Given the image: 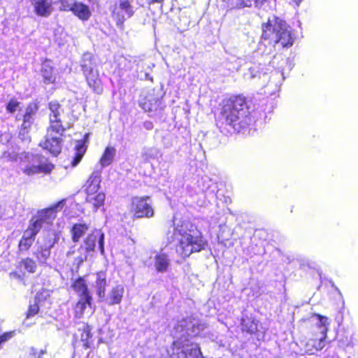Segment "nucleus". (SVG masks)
I'll return each instance as SVG.
<instances>
[{
  "label": "nucleus",
  "mask_w": 358,
  "mask_h": 358,
  "mask_svg": "<svg viewBox=\"0 0 358 358\" xmlns=\"http://www.w3.org/2000/svg\"><path fill=\"white\" fill-rule=\"evenodd\" d=\"M283 73L280 71H274L271 72L270 82L274 83L275 87L278 89L284 80Z\"/></svg>",
  "instance_id": "obj_34"
},
{
  "label": "nucleus",
  "mask_w": 358,
  "mask_h": 358,
  "mask_svg": "<svg viewBox=\"0 0 358 358\" xmlns=\"http://www.w3.org/2000/svg\"><path fill=\"white\" fill-rule=\"evenodd\" d=\"M124 292V287L117 285L113 287L108 293L107 301L110 306L119 304L121 303Z\"/></svg>",
  "instance_id": "obj_22"
},
{
  "label": "nucleus",
  "mask_w": 358,
  "mask_h": 358,
  "mask_svg": "<svg viewBox=\"0 0 358 358\" xmlns=\"http://www.w3.org/2000/svg\"><path fill=\"white\" fill-rule=\"evenodd\" d=\"M252 122L249 109L241 97L225 101L217 120L218 124L229 125L238 132L243 131Z\"/></svg>",
  "instance_id": "obj_3"
},
{
  "label": "nucleus",
  "mask_w": 358,
  "mask_h": 358,
  "mask_svg": "<svg viewBox=\"0 0 358 358\" xmlns=\"http://www.w3.org/2000/svg\"><path fill=\"white\" fill-rule=\"evenodd\" d=\"M241 324L243 330L250 334L255 333L257 329V323L254 320L249 318L243 319Z\"/></svg>",
  "instance_id": "obj_33"
},
{
  "label": "nucleus",
  "mask_w": 358,
  "mask_h": 358,
  "mask_svg": "<svg viewBox=\"0 0 358 358\" xmlns=\"http://www.w3.org/2000/svg\"><path fill=\"white\" fill-rule=\"evenodd\" d=\"M42 296L44 298L49 296L48 292L44 291L41 293H38L36 296V301H40ZM38 310H39V307H38V305L36 303V302H35V303L33 305H30L29 310H28V313H27V317H31V316L35 315L38 312Z\"/></svg>",
  "instance_id": "obj_31"
},
{
  "label": "nucleus",
  "mask_w": 358,
  "mask_h": 358,
  "mask_svg": "<svg viewBox=\"0 0 358 358\" xmlns=\"http://www.w3.org/2000/svg\"><path fill=\"white\" fill-rule=\"evenodd\" d=\"M73 252H72V251H69V252H67V256H70V255H73Z\"/></svg>",
  "instance_id": "obj_47"
},
{
  "label": "nucleus",
  "mask_w": 358,
  "mask_h": 358,
  "mask_svg": "<svg viewBox=\"0 0 358 358\" xmlns=\"http://www.w3.org/2000/svg\"><path fill=\"white\" fill-rule=\"evenodd\" d=\"M90 3L95 4L97 3L98 0H87Z\"/></svg>",
  "instance_id": "obj_44"
},
{
  "label": "nucleus",
  "mask_w": 358,
  "mask_h": 358,
  "mask_svg": "<svg viewBox=\"0 0 358 358\" xmlns=\"http://www.w3.org/2000/svg\"><path fill=\"white\" fill-rule=\"evenodd\" d=\"M262 38L270 45L280 44L283 48L292 46L294 40L291 29L275 16L268 17L267 22L262 24Z\"/></svg>",
  "instance_id": "obj_5"
},
{
  "label": "nucleus",
  "mask_w": 358,
  "mask_h": 358,
  "mask_svg": "<svg viewBox=\"0 0 358 358\" xmlns=\"http://www.w3.org/2000/svg\"><path fill=\"white\" fill-rule=\"evenodd\" d=\"M148 197H135L131 202V211L134 216L138 218L150 217L153 215L154 211L150 205L148 203Z\"/></svg>",
  "instance_id": "obj_12"
},
{
  "label": "nucleus",
  "mask_w": 358,
  "mask_h": 358,
  "mask_svg": "<svg viewBox=\"0 0 358 358\" xmlns=\"http://www.w3.org/2000/svg\"><path fill=\"white\" fill-rule=\"evenodd\" d=\"M141 106L142 108L146 111H150L152 109L151 105H148L146 103H143L142 101H141Z\"/></svg>",
  "instance_id": "obj_40"
},
{
  "label": "nucleus",
  "mask_w": 358,
  "mask_h": 358,
  "mask_svg": "<svg viewBox=\"0 0 358 358\" xmlns=\"http://www.w3.org/2000/svg\"><path fill=\"white\" fill-rule=\"evenodd\" d=\"M86 334V338H87L90 336V331L88 329L85 330L84 332Z\"/></svg>",
  "instance_id": "obj_46"
},
{
  "label": "nucleus",
  "mask_w": 358,
  "mask_h": 358,
  "mask_svg": "<svg viewBox=\"0 0 358 358\" xmlns=\"http://www.w3.org/2000/svg\"><path fill=\"white\" fill-rule=\"evenodd\" d=\"M73 290L77 293L79 298H91L85 280L79 278L72 285Z\"/></svg>",
  "instance_id": "obj_24"
},
{
  "label": "nucleus",
  "mask_w": 358,
  "mask_h": 358,
  "mask_svg": "<svg viewBox=\"0 0 358 358\" xmlns=\"http://www.w3.org/2000/svg\"><path fill=\"white\" fill-rule=\"evenodd\" d=\"M34 241H32L30 239H27L24 238H21L20 243H19V249L20 250H27L31 245H32Z\"/></svg>",
  "instance_id": "obj_38"
},
{
  "label": "nucleus",
  "mask_w": 358,
  "mask_h": 358,
  "mask_svg": "<svg viewBox=\"0 0 358 358\" xmlns=\"http://www.w3.org/2000/svg\"><path fill=\"white\" fill-rule=\"evenodd\" d=\"M34 13L38 17H48L54 11L53 0H29Z\"/></svg>",
  "instance_id": "obj_13"
},
{
  "label": "nucleus",
  "mask_w": 358,
  "mask_h": 358,
  "mask_svg": "<svg viewBox=\"0 0 358 358\" xmlns=\"http://www.w3.org/2000/svg\"><path fill=\"white\" fill-rule=\"evenodd\" d=\"M92 299V297L79 298V300L75 306V315L76 317L80 318L83 317L87 306H91Z\"/></svg>",
  "instance_id": "obj_26"
},
{
  "label": "nucleus",
  "mask_w": 358,
  "mask_h": 358,
  "mask_svg": "<svg viewBox=\"0 0 358 358\" xmlns=\"http://www.w3.org/2000/svg\"><path fill=\"white\" fill-rule=\"evenodd\" d=\"M170 266V259L164 252L157 253L154 257V266L159 273L166 272Z\"/></svg>",
  "instance_id": "obj_21"
},
{
  "label": "nucleus",
  "mask_w": 358,
  "mask_h": 358,
  "mask_svg": "<svg viewBox=\"0 0 358 358\" xmlns=\"http://www.w3.org/2000/svg\"><path fill=\"white\" fill-rule=\"evenodd\" d=\"M115 155L116 149L113 146H107L99 161L101 168L103 169L110 166L113 162Z\"/></svg>",
  "instance_id": "obj_23"
},
{
  "label": "nucleus",
  "mask_w": 358,
  "mask_h": 358,
  "mask_svg": "<svg viewBox=\"0 0 358 358\" xmlns=\"http://www.w3.org/2000/svg\"><path fill=\"white\" fill-rule=\"evenodd\" d=\"M59 235L55 230H50L43 235V245L45 247L52 248L59 241Z\"/></svg>",
  "instance_id": "obj_25"
},
{
  "label": "nucleus",
  "mask_w": 358,
  "mask_h": 358,
  "mask_svg": "<svg viewBox=\"0 0 358 358\" xmlns=\"http://www.w3.org/2000/svg\"><path fill=\"white\" fill-rule=\"evenodd\" d=\"M81 67L89 87L94 92L101 94L103 91L102 83L92 54H83Z\"/></svg>",
  "instance_id": "obj_7"
},
{
  "label": "nucleus",
  "mask_w": 358,
  "mask_h": 358,
  "mask_svg": "<svg viewBox=\"0 0 358 358\" xmlns=\"http://www.w3.org/2000/svg\"><path fill=\"white\" fill-rule=\"evenodd\" d=\"M174 236L178 241L176 253L182 258L204 249L206 241L189 222L182 220L176 216L173 220Z\"/></svg>",
  "instance_id": "obj_2"
},
{
  "label": "nucleus",
  "mask_w": 358,
  "mask_h": 358,
  "mask_svg": "<svg viewBox=\"0 0 358 358\" xmlns=\"http://www.w3.org/2000/svg\"><path fill=\"white\" fill-rule=\"evenodd\" d=\"M10 275L11 277H15V278H19L20 277V275L18 274H17L16 273H15V272L10 273Z\"/></svg>",
  "instance_id": "obj_42"
},
{
  "label": "nucleus",
  "mask_w": 358,
  "mask_h": 358,
  "mask_svg": "<svg viewBox=\"0 0 358 358\" xmlns=\"http://www.w3.org/2000/svg\"><path fill=\"white\" fill-rule=\"evenodd\" d=\"M89 227L86 224H76L71 229L72 239L78 242L80 238L87 232Z\"/></svg>",
  "instance_id": "obj_28"
},
{
  "label": "nucleus",
  "mask_w": 358,
  "mask_h": 358,
  "mask_svg": "<svg viewBox=\"0 0 358 358\" xmlns=\"http://www.w3.org/2000/svg\"><path fill=\"white\" fill-rule=\"evenodd\" d=\"M89 134L85 135L84 139L75 141L73 156L71 164L76 167L81 162L87 149V138Z\"/></svg>",
  "instance_id": "obj_14"
},
{
  "label": "nucleus",
  "mask_w": 358,
  "mask_h": 358,
  "mask_svg": "<svg viewBox=\"0 0 358 358\" xmlns=\"http://www.w3.org/2000/svg\"><path fill=\"white\" fill-rule=\"evenodd\" d=\"M20 104V103L17 100L12 99L7 103L6 110L8 113H13L18 110Z\"/></svg>",
  "instance_id": "obj_37"
},
{
  "label": "nucleus",
  "mask_w": 358,
  "mask_h": 358,
  "mask_svg": "<svg viewBox=\"0 0 358 358\" xmlns=\"http://www.w3.org/2000/svg\"><path fill=\"white\" fill-rule=\"evenodd\" d=\"M5 213L2 212V208H0V219L3 218Z\"/></svg>",
  "instance_id": "obj_43"
},
{
  "label": "nucleus",
  "mask_w": 358,
  "mask_h": 358,
  "mask_svg": "<svg viewBox=\"0 0 358 358\" xmlns=\"http://www.w3.org/2000/svg\"><path fill=\"white\" fill-rule=\"evenodd\" d=\"M29 163L22 167V171L27 176H34L38 173H49L53 169V165L48 163L46 159L38 155H28Z\"/></svg>",
  "instance_id": "obj_9"
},
{
  "label": "nucleus",
  "mask_w": 358,
  "mask_h": 358,
  "mask_svg": "<svg viewBox=\"0 0 358 358\" xmlns=\"http://www.w3.org/2000/svg\"><path fill=\"white\" fill-rule=\"evenodd\" d=\"M2 158L6 161H16L17 159V154L15 152H4L2 155Z\"/></svg>",
  "instance_id": "obj_39"
},
{
  "label": "nucleus",
  "mask_w": 358,
  "mask_h": 358,
  "mask_svg": "<svg viewBox=\"0 0 358 358\" xmlns=\"http://www.w3.org/2000/svg\"><path fill=\"white\" fill-rule=\"evenodd\" d=\"M82 339H84V334L82 335Z\"/></svg>",
  "instance_id": "obj_48"
},
{
  "label": "nucleus",
  "mask_w": 358,
  "mask_h": 358,
  "mask_svg": "<svg viewBox=\"0 0 358 358\" xmlns=\"http://www.w3.org/2000/svg\"><path fill=\"white\" fill-rule=\"evenodd\" d=\"M101 183V172L94 171L85 185L83 186L86 194V201L92 205L94 210H96L103 204L105 201V194L99 192Z\"/></svg>",
  "instance_id": "obj_6"
},
{
  "label": "nucleus",
  "mask_w": 358,
  "mask_h": 358,
  "mask_svg": "<svg viewBox=\"0 0 358 358\" xmlns=\"http://www.w3.org/2000/svg\"><path fill=\"white\" fill-rule=\"evenodd\" d=\"M106 274L104 272H99L96 273V280L94 282V287L96 294L100 299L103 301L106 296V289L107 287Z\"/></svg>",
  "instance_id": "obj_20"
},
{
  "label": "nucleus",
  "mask_w": 358,
  "mask_h": 358,
  "mask_svg": "<svg viewBox=\"0 0 358 358\" xmlns=\"http://www.w3.org/2000/svg\"><path fill=\"white\" fill-rule=\"evenodd\" d=\"M312 322L318 329L317 334H322V337H327V331L330 324L329 319L320 314L314 313L311 317Z\"/></svg>",
  "instance_id": "obj_16"
},
{
  "label": "nucleus",
  "mask_w": 358,
  "mask_h": 358,
  "mask_svg": "<svg viewBox=\"0 0 358 358\" xmlns=\"http://www.w3.org/2000/svg\"><path fill=\"white\" fill-rule=\"evenodd\" d=\"M40 229V226H38L37 224H35L32 220H31L29 226L24 232L22 238L30 239L34 241L35 236L39 232Z\"/></svg>",
  "instance_id": "obj_29"
},
{
  "label": "nucleus",
  "mask_w": 358,
  "mask_h": 358,
  "mask_svg": "<svg viewBox=\"0 0 358 358\" xmlns=\"http://www.w3.org/2000/svg\"><path fill=\"white\" fill-rule=\"evenodd\" d=\"M292 2L297 6H299L302 1V0H292Z\"/></svg>",
  "instance_id": "obj_41"
},
{
  "label": "nucleus",
  "mask_w": 358,
  "mask_h": 358,
  "mask_svg": "<svg viewBox=\"0 0 358 358\" xmlns=\"http://www.w3.org/2000/svg\"><path fill=\"white\" fill-rule=\"evenodd\" d=\"M50 127L47 131V135L44 141L40 143V145L56 156L61 152V138L65 129L62 124L63 109L56 101L49 103Z\"/></svg>",
  "instance_id": "obj_4"
},
{
  "label": "nucleus",
  "mask_w": 358,
  "mask_h": 358,
  "mask_svg": "<svg viewBox=\"0 0 358 358\" xmlns=\"http://www.w3.org/2000/svg\"><path fill=\"white\" fill-rule=\"evenodd\" d=\"M69 11H71L74 15L83 21L88 20L92 15L90 7L80 1H76Z\"/></svg>",
  "instance_id": "obj_18"
},
{
  "label": "nucleus",
  "mask_w": 358,
  "mask_h": 358,
  "mask_svg": "<svg viewBox=\"0 0 358 358\" xmlns=\"http://www.w3.org/2000/svg\"><path fill=\"white\" fill-rule=\"evenodd\" d=\"M65 201L64 199H62L49 208L38 211L31 220L40 226V229L45 224L50 225L55 219L57 212L63 208Z\"/></svg>",
  "instance_id": "obj_10"
},
{
  "label": "nucleus",
  "mask_w": 358,
  "mask_h": 358,
  "mask_svg": "<svg viewBox=\"0 0 358 358\" xmlns=\"http://www.w3.org/2000/svg\"><path fill=\"white\" fill-rule=\"evenodd\" d=\"M38 110V106L35 103H30L26 108L25 113L23 116V123L22 124V129L20 132V135H24L27 132V129L30 128L33 120L34 115Z\"/></svg>",
  "instance_id": "obj_15"
},
{
  "label": "nucleus",
  "mask_w": 358,
  "mask_h": 358,
  "mask_svg": "<svg viewBox=\"0 0 358 358\" xmlns=\"http://www.w3.org/2000/svg\"><path fill=\"white\" fill-rule=\"evenodd\" d=\"M35 256L40 264H45L50 256V248L42 245L35 253Z\"/></svg>",
  "instance_id": "obj_30"
},
{
  "label": "nucleus",
  "mask_w": 358,
  "mask_h": 358,
  "mask_svg": "<svg viewBox=\"0 0 358 358\" xmlns=\"http://www.w3.org/2000/svg\"><path fill=\"white\" fill-rule=\"evenodd\" d=\"M96 243H98L100 252L103 255L104 252V234L99 229L92 231L85 240L84 244L79 248L78 255L76 257L78 265L86 260L89 253L94 250Z\"/></svg>",
  "instance_id": "obj_8"
},
{
  "label": "nucleus",
  "mask_w": 358,
  "mask_h": 358,
  "mask_svg": "<svg viewBox=\"0 0 358 358\" xmlns=\"http://www.w3.org/2000/svg\"><path fill=\"white\" fill-rule=\"evenodd\" d=\"M54 4L58 6L62 11H69L76 0H53Z\"/></svg>",
  "instance_id": "obj_35"
},
{
  "label": "nucleus",
  "mask_w": 358,
  "mask_h": 358,
  "mask_svg": "<svg viewBox=\"0 0 358 358\" xmlns=\"http://www.w3.org/2000/svg\"><path fill=\"white\" fill-rule=\"evenodd\" d=\"M21 264L24 266V269H26L29 273H34L36 271V262L30 258H26L23 259L21 262Z\"/></svg>",
  "instance_id": "obj_36"
},
{
  "label": "nucleus",
  "mask_w": 358,
  "mask_h": 358,
  "mask_svg": "<svg viewBox=\"0 0 358 358\" xmlns=\"http://www.w3.org/2000/svg\"><path fill=\"white\" fill-rule=\"evenodd\" d=\"M266 72L264 71V66L261 64L253 65L250 67L248 73L244 74L245 79H253L255 78H260L262 75L266 74Z\"/></svg>",
  "instance_id": "obj_27"
},
{
  "label": "nucleus",
  "mask_w": 358,
  "mask_h": 358,
  "mask_svg": "<svg viewBox=\"0 0 358 358\" xmlns=\"http://www.w3.org/2000/svg\"><path fill=\"white\" fill-rule=\"evenodd\" d=\"M134 13V7L129 0H119L112 8V17L119 27L122 26L124 22Z\"/></svg>",
  "instance_id": "obj_11"
},
{
  "label": "nucleus",
  "mask_w": 358,
  "mask_h": 358,
  "mask_svg": "<svg viewBox=\"0 0 358 358\" xmlns=\"http://www.w3.org/2000/svg\"><path fill=\"white\" fill-rule=\"evenodd\" d=\"M327 337H322V334H317L308 341L306 344V351L309 354L322 350L326 345Z\"/></svg>",
  "instance_id": "obj_17"
},
{
  "label": "nucleus",
  "mask_w": 358,
  "mask_h": 358,
  "mask_svg": "<svg viewBox=\"0 0 358 358\" xmlns=\"http://www.w3.org/2000/svg\"><path fill=\"white\" fill-rule=\"evenodd\" d=\"M152 3H161L164 0H150Z\"/></svg>",
  "instance_id": "obj_45"
},
{
  "label": "nucleus",
  "mask_w": 358,
  "mask_h": 358,
  "mask_svg": "<svg viewBox=\"0 0 358 358\" xmlns=\"http://www.w3.org/2000/svg\"><path fill=\"white\" fill-rule=\"evenodd\" d=\"M204 329L205 325L195 319L178 321L171 331L175 341L170 358H203L196 338Z\"/></svg>",
  "instance_id": "obj_1"
},
{
  "label": "nucleus",
  "mask_w": 358,
  "mask_h": 358,
  "mask_svg": "<svg viewBox=\"0 0 358 358\" xmlns=\"http://www.w3.org/2000/svg\"><path fill=\"white\" fill-rule=\"evenodd\" d=\"M256 7L262 8L266 11L272 10L275 8V0H257L255 2Z\"/></svg>",
  "instance_id": "obj_32"
},
{
  "label": "nucleus",
  "mask_w": 358,
  "mask_h": 358,
  "mask_svg": "<svg viewBox=\"0 0 358 358\" xmlns=\"http://www.w3.org/2000/svg\"><path fill=\"white\" fill-rule=\"evenodd\" d=\"M53 63L51 60H45L42 64L41 76L45 84L54 83L56 80L53 72Z\"/></svg>",
  "instance_id": "obj_19"
}]
</instances>
